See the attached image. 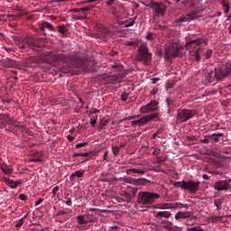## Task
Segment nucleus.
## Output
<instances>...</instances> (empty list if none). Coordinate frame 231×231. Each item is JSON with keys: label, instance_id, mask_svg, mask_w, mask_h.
Listing matches in <instances>:
<instances>
[{"label": "nucleus", "instance_id": "nucleus-1", "mask_svg": "<svg viewBox=\"0 0 231 231\" xmlns=\"http://www.w3.org/2000/svg\"><path fill=\"white\" fill-rule=\"evenodd\" d=\"M208 42L206 39L199 38L195 41L189 42L185 46L180 43L179 39H171L165 43L164 51L167 59H176V57H183L185 50H190L194 46H199V44H207Z\"/></svg>", "mask_w": 231, "mask_h": 231}, {"label": "nucleus", "instance_id": "nucleus-2", "mask_svg": "<svg viewBox=\"0 0 231 231\" xmlns=\"http://www.w3.org/2000/svg\"><path fill=\"white\" fill-rule=\"evenodd\" d=\"M231 73V61L221 63L214 70L208 72L206 77L208 82L212 84L215 80H223L226 77H228Z\"/></svg>", "mask_w": 231, "mask_h": 231}, {"label": "nucleus", "instance_id": "nucleus-3", "mask_svg": "<svg viewBox=\"0 0 231 231\" xmlns=\"http://www.w3.org/2000/svg\"><path fill=\"white\" fill-rule=\"evenodd\" d=\"M56 59L60 60V62H64L65 64H73V66H76L77 68H84V66H86V60L77 55L75 52L69 55L59 54Z\"/></svg>", "mask_w": 231, "mask_h": 231}, {"label": "nucleus", "instance_id": "nucleus-4", "mask_svg": "<svg viewBox=\"0 0 231 231\" xmlns=\"http://www.w3.org/2000/svg\"><path fill=\"white\" fill-rule=\"evenodd\" d=\"M174 187L180 188L182 190H188L189 194H196L199 190V181L192 180L177 181L174 183Z\"/></svg>", "mask_w": 231, "mask_h": 231}, {"label": "nucleus", "instance_id": "nucleus-5", "mask_svg": "<svg viewBox=\"0 0 231 231\" xmlns=\"http://www.w3.org/2000/svg\"><path fill=\"white\" fill-rule=\"evenodd\" d=\"M135 58L139 62H143L144 66H149L152 61V53L149 52L147 45L142 44L138 48V53Z\"/></svg>", "mask_w": 231, "mask_h": 231}, {"label": "nucleus", "instance_id": "nucleus-6", "mask_svg": "<svg viewBox=\"0 0 231 231\" xmlns=\"http://www.w3.org/2000/svg\"><path fill=\"white\" fill-rule=\"evenodd\" d=\"M162 196L154 192L141 191L138 193L137 202L140 205H152L156 199H160Z\"/></svg>", "mask_w": 231, "mask_h": 231}, {"label": "nucleus", "instance_id": "nucleus-7", "mask_svg": "<svg viewBox=\"0 0 231 231\" xmlns=\"http://www.w3.org/2000/svg\"><path fill=\"white\" fill-rule=\"evenodd\" d=\"M198 115L196 109L180 108L177 111L176 123L183 124L189 122V120L194 118Z\"/></svg>", "mask_w": 231, "mask_h": 231}, {"label": "nucleus", "instance_id": "nucleus-8", "mask_svg": "<svg viewBox=\"0 0 231 231\" xmlns=\"http://www.w3.org/2000/svg\"><path fill=\"white\" fill-rule=\"evenodd\" d=\"M154 208L157 210H176L186 208L189 209V204H183L181 202H164V203H158L154 206Z\"/></svg>", "mask_w": 231, "mask_h": 231}, {"label": "nucleus", "instance_id": "nucleus-9", "mask_svg": "<svg viewBox=\"0 0 231 231\" xmlns=\"http://www.w3.org/2000/svg\"><path fill=\"white\" fill-rule=\"evenodd\" d=\"M160 116V113H153L150 114L148 116H143V117L132 121V125H139V127H142V125H145L148 122H151L152 120H154V118H158Z\"/></svg>", "mask_w": 231, "mask_h": 231}, {"label": "nucleus", "instance_id": "nucleus-10", "mask_svg": "<svg viewBox=\"0 0 231 231\" xmlns=\"http://www.w3.org/2000/svg\"><path fill=\"white\" fill-rule=\"evenodd\" d=\"M159 102L156 100H151L148 104L140 107L139 111L142 115H147V113H152V111H158Z\"/></svg>", "mask_w": 231, "mask_h": 231}, {"label": "nucleus", "instance_id": "nucleus-11", "mask_svg": "<svg viewBox=\"0 0 231 231\" xmlns=\"http://www.w3.org/2000/svg\"><path fill=\"white\" fill-rule=\"evenodd\" d=\"M152 9L153 10V15L157 17H163L165 15V11L167 6L163 3H153L152 4Z\"/></svg>", "mask_w": 231, "mask_h": 231}, {"label": "nucleus", "instance_id": "nucleus-12", "mask_svg": "<svg viewBox=\"0 0 231 231\" xmlns=\"http://www.w3.org/2000/svg\"><path fill=\"white\" fill-rule=\"evenodd\" d=\"M199 15H198V12L191 11L186 14L181 15L178 19V23H190V21H194V19H198Z\"/></svg>", "mask_w": 231, "mask_h": 231}, {"label": "nucleus", "instance_id": "nucleus-13", "mask_svg": "<svg viewBox=\"0 0 231 231\" xmlns=\"http://www.w3.org/2000/svg\"><path fill=\"white\" fill-rule=\"evenodd\" d=\"M2 181L10 187V189H17L19 185H23L22 180H14L10 178H7L6 176L2 177Z\"/></svg>", "mask_w": 231, "mask_h": 231}, {"label": "nucleus", "instance_id": "nucleus-14", "mask_svg": "<svg viewBox=\"0 0 231 231\" xmlns=\"http://www.w3.org/2000/svg\"><path fill=\"white\" fill-rule=\"evenodd\" d=\"M215 190H228L230 189V183L227 180H217L214 185Z\"/></svg>", "mask_w": 231, "mask_h": 231}, {"label": "nucleus", "instance_id": "nucleus-15", "mask_svg": "<svg viewBox=\"0 0 231 231\" xmlns=\"http://www.w3.org/2000/svg\"><path fill=\"white\" fill-rule=\"evenodd\" d=\"M171 216H172V213H171V211L163 209L155 213L156 219H169Z\"/></svg>", "mask_w": 231, "mask_h": 231}, {"label": "nucleus", "instance_id": "nucleus-16", "mask_svg": "<svg viewBox=\"0 0 231 231\" xmlns=\"http://www.w3.org/2000/svg\"><path fill=\"white\" fill-rule=\"evenodd\" d=\"M43 160H44V152L37 151L32 154V162H34V163H40V162H42Z\"/></svg>", "mask_w": 231, "mask_h": 231}, {"label": "nucleus", "instance_id": "nucleus-17", "mask_svg": "<svg viewBox=\"0 0 231 231\" xmlns=\"http://www.w3.org/2000/svg\"><path fill=\"white\" fill-rule=\"evenodd\" d=\"M189 53L192 57H194L196 62H199V60H201V53H203V48L199 47L195 51H189Z\"/></svg>", "mask_w": 231, "mask_h": 231}, {"label": "nucleus", "instance_id": "nucleus-18", "mask_svg": "<svg viewBox=\"0 0 231 231\" xmlns=\"http://www.w3.org/2000/svg\"><path fill=\"white\" fill-rule=\"evenodd\" d=\"M77 221L79 225L84 226L85 225H88L89 223H94L95 219H88L86 218V215H81L77 217Z\"/></svg>", "mask_w": 231, "mask_h": 231}, {"label": "nucleus", "instance_id": "nucleus-19", "mask_svg": "<svg viewBox=\"0 0 231 231\" xmlns=\"http://www.w3.org/2000/svg\"><path fill=\"white\" fill-rule=\"evenodd\" d=\"M126 174H145L144 168H128L125 171Z\"/></svg>", "mask_w": 231, "mask_h": 231}, {"label": "nucleus", "instance_id": "nucleus-20", "mask_svg": "<svg viewBox=\"0 0 231 231\" xmlns=\"http://www.w3.org/2000/svg\"><path fill=\"white\" fill-rule=\"evenodd\" d=\"M85 172H86V170H78L72 172L69 176L70 181H75V178H84Z\"/></svg>", "mask_w": 231, "mask_h": 231}, {"label": "nucleus", "instance_id": "nucleus-21", "mask_svg": "<svg viewBox=\"0 0 231 231\" xmlns=\"http://www.w3.org/2000/svg\"><path fill=\"white\" fill-rule=\"evenodd\" d=\"M189 217H190V212L189 211H179L176 215H175V219L176 221L180 220V219H189Z\"/></svg>", "mask_w": 231, "mask_h": 231}, {"label": "nucleus", "instance_id": "nucleus-22", "mask_svg": "<svg viewBox=\"0 0 231 231\" xmlns=\"http://www.w3.org/2000/svg\"><path fill=\"white\" fill-rule=\"evenodd\" d=\"M0 169L2 172H4V174H5L6 176H11L12 172H14V170L12 169V167L8 165H2Z\"/></svg>", "mask_w": 231, "mask_h": 231}, {"label": "nucleus", "instance_id": "nucleus-23", "mask_svg": "<svg viewBox=\"0 0 231 231\" xmlns=\"http://www.w3.org/2000/svg\"><path fill=\"white\" fill-rule=\"evenodd\" d=\"M44 30H48L49 32H53V25L48 22H43L41 25V31L44 32Z\"/></svg>", "mask_w": 231, "mask_h": 231}, {"label": "nucleus", "instance_id": "nucleus-24", "mask_svg": "<svg viewBox=\"0 0 231 231\" xmlns=\"http://www.w3.org/2000/svg\"><path fill=\"white\" fill-rule=\"evenodd\" d=\"M88 212H94L97 216L100 214H106L108 211L106 209H99V208H90L87 209Z\"/></svg>", "mask_w": 231, "mask_h": 231}, {"label": "nucleus", "instance_id": "nucleus-25", "mask_svg": "<svg viewBox=\"0 0 231 231\" xmlns=\"http://www.w3.org/2000/svg\"><path fill=\"white\" fill-rule=\"evenodd\" d=\"M210 223H221L223 221V217L221 216H211L208 217Z\"/></svg>", "mask_w": 231, "mask_h": 231}, {"label": "nucleus", "instance_id": "nucleus-26", "mask_svg": "<svg viewBox=\"0 0 231 231\" xmlns=\"http://www.w3.org/2000/svg\"><path fill=\"white\" fill-rule=\"evenodd\" d=\"M136 21V17L130 18L124 22L125 28H131V26H134V23Z\"/></svg>", "mask_w": 231, "mask_h": 231}, {"label": "nucleus", "instance_id": "nucleus-27", "mask_svg": "<svg viewBox=\"0 0 231 231\" xmlns=\"http://www.w3.org/2000/svg\"><path fill=\"white\" fill-rule=\"evenodd\" d=\"M9 125H12L13 127L17 128V129H22V130L26 129V125H21L19 122H13V121H11L9 123Z\"/></svg>", "mask_w": 231, "mask_h": 231}, {"label": "nucleus", "instance_id": "nucleus-28", "mask_svg": "<svg viewBox=\"0 0 231 231\" xmlns=\"http://www.w3.org/2000/svg\"><path fill=\"white\" fill-rule=\"evenodd\" d=\"M58 32H59V33H61V35H63V37H66L68 35V29L64 25L58 26Z\"/></svg>", "mask_w": 231, "mask_h": 231}, {"label": "nucleus", "instance_id": "nucleus-29", "mask_svg": "<svg viewBox=\"0 0 231 231\" xmlns=\"http://www.w3.org/2000/svg\"><path fill=\"white\" fill-rule=\"evenodd\" d=\"M222 5V8L224 10V14H228L229 10H230V5L228 4V2H226V0H223L221 2Z\"/></svg>", "mask_w": 231, "mask_h": 231}, {"label": "nucleus", "instance_id": "nucleus-30", "mask_svg": "<svg viewBox=\"0 0 231 231\" xmlns=\"http://www.w3.org/2000/svg\"><path fill=\"white\" fill-rule=\"evenodd\" d=\"M64 202L68 207H71L72 199H71V195L70 194H65Z\"/></svg>", "mask_w": 231, "mask_h": 231}, {"label": "nucleus", "instance_id": "nucleus-31", "mask_svg": "<svg viewBox=\"0 0 231 231\" xmlns=\"http://www.w3.org/2000/svg\"><path fill=\"white\" fill-rule=\"evenodd\" d=\"M61 103H62V98L61 97L53 98V99L51 100V106H60Z\"/></svg>", "mask_w": 231, "mask_h": 231}, {"label": "nucleus", "instance_id": "nucleus-32", "mask_svg": "<svg viewBox=\"0 0 231 231\" xmlns=\"http://www.w3.org/2000/svg\"><path fill=\"white\" fill-rule=\"evenodd\" d=\"M214 205L217 208V210H221V206L223 205V200H221V199H217L214 201Z\"/></svg>", "mask_w": 231, "mask_h": 231}, {"label": "nucleus", "instance_id": "nucleus-33", "mask_svg": "<svg viewBox=\"0 0 231 231\" xmlns=\"http://www.w3.org/2000/svg\"><path fill=\"white\" fill-rule=\"evenodd\" d=\"M122 198H123V199H125V203H129L130 201H131V194H129V193H127V192H124L123 194H122Z\"/></svg>", "mask_w": 231, "mask_h": 231}, {"label": "nucleus", "instance_id": "nucleus-34", "mask_svg": "<svg viewBox=\"0 0 231 231\" xmlns=\"http://www.w3.org/2000/svg\"><path fill=\"white\" fill-rule=\"evenodd\" d=\"M98 121V116H93L90 118V125L91 127H95V125H97V122Z\"/></svg>", "mask_w": 231, "mask_h": 231}, {"label": "nucleus", "instance_id": "nucleus-35", "mask_svg": "<svg viewBox=\"0 0 231 231\" xmlns=\"http://www.w3.org/2000/svg\"><path fill=\"white\" fill-rule=\"evenodd\" d=\"M186 231H205V230L203 228H201V226H196L193 227H187Z\"/></svg>", "mask_w": 231, "mask_h": 231}, {"label": "nucleus", "instance_id": "nucleus-36", "mask_svg": "<svg viewBox=\"0 0 231 231\" xmlns=\"http://www.w3.org/2000/svg\"><path fill=\"white\" fill-rule=\"evenodd\" d=\"M112 152H113L114 156H118V154L120 152V147L112 146Z\"/></svg>", "mask_w": 231, "mask_h": 231}, {"label": "nucleus", "instance_id": "nucleus-37", "mask_svg": "<svg viewBox=\"0 0 231 231\" xmlns=\"http://www.w3.org/2000/svg\"><path fill=\"white\" fill-rule=\"evenodd\" d=\"M212 49H208L204 54L205 59H210V57H212Z\"/></svg>", "mask_w": 231, "mask_h": 231}, {"label": "nucleus", "instance_id": "nucleus-38", "mask_svg": "<svg viewBox=\"0 0 231 231\" xmlns=\"http://www.w3.org/2000/svg\"><path fill=\"white\" fill-rule=\"evenodd\" d=\"M87 113H88V116H91V115H97V113H100V110H98L97 108H91Z\"/></svg>", "mask_w": 231, "mask_h": 231}, {"label": "nucleus", "instance_id": "nucleus-39", "mask_svg": "<svg viewBox=\"0 0 231 231\" xmlns=\"http://www.w3.org/2000/svg\"><path fill=\"white\" fill-rule=\"evenodd\" d=\"M77 156H81L82 158H88V154L86 152H75V153H73V158H77Z\"/></svg>", "mask_w": 231, "mask_h": 231}, {"label": "nucleus", "instance_id": "nucleus-40", "mask_svg": "<svg viewBox=\"0 0 231 231\" xmlns=\"http://www.w3.org/2000/svg\"><path fill=\"white\" fill-rule=\"evenodd\" d=\"M145 39L147 41H154V33L152 32H148L145 36Z\"/></svg>", "mask_w": 231, "mask_h": 231}, {"label": "nucleus", "instance_id": "nucleus-41", "mask_svg": "<svg viewBox=\"0 0 231 231\" xmlns=\"http://www.w3.org/2000/svg\"><path fill=\"white\" fill-rule=\"evenodd\" d=\"M24 225V218H20L18 222L15 224L16 228H21V226Z\"/></svg>", "mask_w": 231, "mask_h": 231}, {"label": "nucleus", "instance_id": "nucleus-42", "mask_svg": "<svg viewBox=\"0 0 231 231\" xmlns=\"http://www.w3.org/2000/svg\"><path fill=\"white\" fill-rule=\"evenodd\" d=\"M153 171H154L155 172H165V170H164L163 168H162L161 166H155V167L153 168Z\"/></svg>", "mask_w": 231, "mask_h": 231}, {"label": "nucleus", "instance_id": "nucleus-43", "mask_svg": "<svg viewBox=\"0 0 231 231\" xmlns=\"http://www.w3.org/2000/svg\"><path fill=\"white\" fill-rule=\"evenodd\" d=\"M127 98H129V93H123V94L121 95V100H122L123 102H125V101L127 100Z\"/></svg>", "mask_w": 231, "mask_h": 231}, {"label": "nucleus", "instance_id": "nucleus-44", "mask_svg": "<svg viewBox=\"0 0 231 231\" xmlns=\"http://www.w3.org/2000/svg\"><path fill=\"white\" fill-rule=\"evenodd\" d=\"M86 145H88V142L79 143L76 144L75 148H76V149H80V148H82V147H86Z\"/></svg>", "mask_w": 231, "mask_h": 231}, {"label": "nucleus", "instance_id": "nucleus-45", "mask_svg": "<svg viewBox=\"0 0 231 231\" xmlns=\"http://www.w3.org/2000/svg\"><path fill=\"white\" fill-rule=\"evenodd\" d=\"M19 199H21V201H26L28 199V196L26 194H20Z\"/></svg>", "mask_w": 231, "mask_h": 231}, {"label": "nucleus", "instance_id": "nucleus-46", "mask_svg": "<svg viewBox=\"0 0 231 231\" xmlns=\"http://www.w3.org/2000/svg\"><path fill=\"white\" fill-rule=\"evenodd\" d=\"M59 190H60L59 186H55V187L52 189L51 194H52L53 196H57V192H59Z\"/></svg>", "mask_w": 231, "mask_h": 231}, {"label": "nucleus", "instance_id": "nucleus-47", "mask_svg": "<svg viewBox=\"0 0 231 231\" xmlns=\"http://www.w3.org/2000/svg\"><path fill=\"white\" fill-rule=\"evenodd\" d=\"M86 154H87V158H88V156L89 158H91L92 156H95V154H97V152L96 151H90V152H87Z\"/></svg>", "mask_w": 231, "mask_h": 231}, {"label": "nucleus", "instance_id": "nucleus-48", "mask_svg": "<svg viewBox=\"0 0 231 231\" xmlns=\"http://www.w3.org/2000/svg\"><path fill=\"white\" fill-rule=\"evenodd\" d=\"M208 138H213L214 142L216 143L219 142V137L217 136L215 134H213L212 135H208Z\"/></svg>", "mask_w": 231, "mask_h": 231}, {"label": "nucleus", "instance_id": "nucleus-49", "mask_svg": "<svg viewBox=\"0 0 231 231\" xmlns=\"http://www.w3.org/2000/svg\"><path fill=\"white\" fill-rule=\"evenodd\" d=\"M44 201V199L40 198L38 200L35 201V207H39V205H41V203H42Z\"/></svg>", "mask_w": 231, "mask_h": 231}, {"label": "nucleus", "instance_id": "nucleus-50", "mask_svg": "<svg viewBox=\"0 0 231 231\" xmlns=\"http://www.w3.org/2000/svg\"><path fill=\"white\" fill-rule=\"evenodd\" d=\"M115 199L117 203H123V201H125L123 197H116Z\"/></svg>", "mask_w": 231, "mask_h": 231}, {"label": "nucleus", "instance_id": "nucleus-51", "mask_svg": "<svg viewBox=\"0 0 231 231\" xmlns=\"http://www.w3.org/2000/svg\"><path fill=\"white\" fill-rule=\"evenodd\" d=\"M109 154V152L108 151H106V152H105V153H104V155H103V160H104V162H107V155Z\"/></svg>", "mask_w": 231, "mask_h": 231}, {"label": "nucleus", "instance_id": "nucleus-52", "mask_svg": "<svg viewBox=\"0 0 231 231\" xmlns=\"http://www.w3.org/2000/svg\"><path fill=\"white\" fill-rule=\"evenodd\" d=\"M188 219H190V221L196 220L198 219V217H196V215H192V213L190 212V217Z\"/></svg>", "mask_w": 231, "mask_h": 231}, {"label": "nucleus", "instance_id": "nucleus-53", "mask_svg": "<svg viewBox=\"0 0 231 231\" xmlns=\"http://www.w3.org/2000/svg\"><path fill=\"white\" fill-rule=\"evenodd\" d=\"M153 156H158V154H160V149L156 148L153 152H152Z\"/></svg>", "mask_w": 231, "mask_h": 231}, {"label": "nucleus", "instance_id": "nucleus-54", "mask_svg": "<svg viewBox=\"0 0 231 231\" xmlns=\"http://www.w3.org/2000/svg\"><path fill=\"white\" fill-rule=\"evenodd\" d=\"M67 140H69V142H73L75 140V136L68 135Z\"/></svg>", "mask_w": 231, "mask_h": 231}, {"label": "nucleus", "instance_id": "nucleus-55", "mask_svg": "<svg viewBox=\"0 0 231 231\" xmlns=\"http://www.w3.org/2000/svg\"><path fill=\"white\" fill-rule=\"evenodd\" d=\"M85 217H87V219H93V214L87 213Z\"/></svg>", "mask_w": 231, "mask_h": 231}, {"label": "nucleus", "instance_id": "nucleus-56", "mask_svg": "<svg viewBox=\"0 0 231 231\" xmlns=\"http://www.w3.org/2000/svg\"><path fill=\"white\" fill-rule=\"evenodd\" d=\"M158 80H160V78H153V79H152V83L156 84V82H158Z\"/></svg>", "mask_w": 231, "mask_h": 231}, {"label": "nucleus", "instance_id": "nucleus-57", "mask_svg": "<svg viewBox=\"0 0 231 231\" xmlns=\"http://www.w3.org/2000/svg\"><path fill=\"white\" fill-rule=\"evenodd\" d=\"M156 93H158V89H156V88H153V89L151 91V95H152V96L156 95Z\"/></svg>", "mask_w": 231, "mask_h": 231}, {"label": "nucleus", "instance_id": "nucleus-58", "mask_svg": "<svg viewBox=\"0 0 231 231\" xmlns=\"http://www.w3.org/2000/svg\"><path fill=\"white\" fill-rule=\"evenodd\" d=\"M174 88V85H173V84H167V85H166V89H171V88Z\"/></svg>", "mask_w": 231, "mask_h": 231}, {"label": "nucleus", "instance_id": "nucleus-59", "mask_svg": "<svg viewBox=\"0 0 231 231\" xmlns=\"http://www.w3.org/2000/svg\"><path fill=\"white\" fill-rule=\"evenodd\" d=\"M110 228L113 231H116V230H118V226H110Z\"/></svg>", "mask_w": 231, "mask_h": 231}, {"label": "nucleus", "instance_id": "nucleus-60", "mask_svg": "<svg viewBox=\"0 0 231 231\" xmlns=\"http://www.w3.org/2000/svg\"><path fill=\"white\" fill-rule=\"evenodd\" d=\"M202 178H203V180H210V177H208V175H207V174H203Z\"/></svg>", "mask_w": 231, "mask_h": 231}, {"label": "nucleus", "instance_id": "nucleus-61", "mask_svg": "<svg viewBox=\"0 0 231 231\" xmlns=\"http://www.w3.org/2000/svg\"><path fill=\"white\" fill-rule=\"evenodd\" d=\"M135 42H129L127 43V46H134Z\"/></svg>", "mask_w": 231, "mask_h": 231}, {"label": "nucleus", "instance_id": "nucleus-62", "mask_svg": "<svg viewBox=\"0 0 231 231\" xmlns=\"http://www.w3.org/2000/svg\"><path fill=\"white\" fill-rule=\"evenodd\" d=\"M88 10H89L88 7H83L80 9L81 12H88Z\"/></svg>", "mask_w": 231, "mask_h": 231}, {"label": "nucleus", "instance_id": "nucleus-63", "mask_svg": "<svg viewBox=\"0 0 231 231\" xmlns=\"http://www.w3.org/2000/svg\"><path fill=\"white\" fill-rule=\"evenodd\" d=\"M75 131H77V129L71 128V129L69 130L70 134H73V133H75Z\"/></svg>", "mask_w": 231, "mask_h": 231}, {"label": "nucleus", "instance_id": "nucleus-64", "mask_svg": "<svg viewBox=\"0 0 231 231\" xmlns=\"http://www.w3.org/2000/svg\"><path fill=\"white\" fill-rule=\"evenodd\" d=\"M217 136H223V133H217V134H215Z\"/></svg>", "mask_w": 231, "mask_h": 231}]
</instances>
